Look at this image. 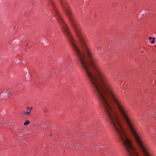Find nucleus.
Wrapping results in <instances>:
<instances>
[{
	"instance_id": "nucleus-1",
	"label": "nucleus",
	"mask_w": 156,
	"mask_h": 156,
	"mask_svg": "<svg viewBox=\"0 0 156 156\" xmlns=\"http://www.w3.org/2000/svg\"><path fill=\"white\" fill-rule=\"evenodd\" d=\"M59 0L79 39L85 55L79 49L68 27L63 21L58 10L52 4L55 16L71 48L75 53L80 65L87 74L94 92L98 97L101 105H107L106 78L96 64L91 49L87 45L85 36L79 27L66 0Z\"/></svg>"
},
{
	"instance_id": "nucleus-2",
	"label": "nucleus",
	"mask_w": 156,
	"mask_h": 156,
	"mask_svg": "<svg viewBox=\"0 0 156 156\" xmlns=\"http://www.w3.org/2000/svg\"><path fill=\"white\" fill-rule=\"evenodd\" d=\"M72 62V59L71 58L70 56L68 55H67L66 57L65 62V66L67 67V69L69 70V68L70 67L69 65Z\"/></svg>"
},
{
	"instance_id": "nucleus-3",
	"label": "nucleus",
	"mask_w": 156,
	"mask_h": 156,
	"mask_svg": "<svg viewBox=\"0 0 156 156\" xmlns=\"http://www.w3.org/2000/svg\"><path fill=\"white\" fill-rule=\"evenodd\" d=\"M11 92V90H8L6 89H5L3 93H1L0 94V97H2V96H3V94L4 93V97L2 98V99H7L9 97L8 95L9 94V93Z\"/></svg>"
},
{
	"instance_id": "nucleus-4",
	"label": "nucleus",
	"mask_w": 156,
	"mask_h": 156,
	"mask_svg": "<svg viewBox=\"0 0 156 156\" xmlns=\"http://www.w3.org/2000/svg\"><path fill=\"white\" fill-rule=\"evenodd\" d=\"M17 136H18V137H22L24 135V131L22 129H16L15 130Z\"/></svg>"
},
{
	"instance_id": "nucleus-5",
	"label": "nucleus",
	"mask_w": 156,
	"mask_h": 156,
	"mask_svg": "<svg viewBox=\"0 0 156 156\" xmlns=\"http://www.w3.org/2000/svg\"><path fill=\"white\" fill-rule=\"evenodd\" d=\"M39 125L40 127H44V126L46 125L47 126H48V124H46V122L44 121L41 120L40 122H39Z\"/></svg>"
},
{
	"instance_id": "nucleus-6",
	"label": "nucleus",
	"mask_w": 156,
	"mask_h": 156,
	"mask_svg": "<svg viewBox=\"0 0 156 156\" xmlns=\"http://www.w3.org/2000/svg\"><path fill=\"white\" fill-rule=\"evenodd\" d=\"M8 122L5 120H0V126H5V125H9L8 124Z\"/></svg>"
},
{
	"instance_id": "nucleus-7",
	"label": "nucleus",
	"mask_w": 156,
	"mask_h": 156,
	"mask_svg": "<svg viewBox=\"0 0 156 156\" xmlns=\"http://www.w3.org/2000/svg\"><path fill=\"white\" fill-rule=\"evenodd\" d=\"M155 39V38L154 37H150L149 38V41L151 42V44H153L154 43V41Z\"/></svg>"
},
{
	"instance_id": "nucleus-8",
	"label": "nucleus",
	"mask_w": 156,
	"mask_h": 156,
	"mask_svg": "<svg viewBox=\"0 0 156 156\" xmlns=\"http://www.w3.org/2000/svg\"><path fill=\"white\" fill-rule=\"evenodd\" d=\"M32 109H33L32 107H27V111L30 112L31 111Z\"/></svg>"
},
{
	"instance_id": "nucleus-9",
	"label": "nucleus",
	"mask_w": 156,
	"mask_h": 156,
	"mask_svg": "<svg viewBox=\"0 0 156 156\" xmlns=\"http://www.w3.org/2000/svg\"><path fill=\"white\" fill-rule=\"evenodd\" d=\"M30 123V122L29 120H27L25 122L23 123V125L24 126H26L29 124Z\"/></svg>"
},
{
	"instance_id": "nucleus-10",
	"label": "nucleus",
	"mask_w": 156,
	"mask_h": 156,
	"mask_svg": "<svg viewBox=\"0 0 156 156\" xmlns=\"http://www.w3.org/2000/svg\"><path fill=\"white\" fill-rule=\"evenodd\" d=\"M30 112L27 111L25 112L24 114L25 115H28L30 114Z\"/></svg>"
},
{
	"instance_id": "nucleus-11",
	"label": "nucleus",
	"mask_w": 156,
	"mask_h": 156,
	"mask_svg": "<svg viewBox=\"0 0 156 156\" xmlns=\"http://www.w3.org/2000/svg\"><path fill=\"white\" fill-rule=\"evenodd\" d=\"M95 48L97 50H98L99 49L100 47L98 46L97 45H95L94 46Z\"/></svg>"
},
{
	"instance_id": "nucleus-12",
	"label": "nucleus",
	"mask_w": 156,
	"mask_h": 156,
	"mask_svg": "<svg viewBox=\"0 0 156 156\" xmlns=\"http://www.w3.org/2000/svg\"><path fill=\"white\" fill-rule=\"evenodd\" d=\"M125 94V96H126V97H127L126 95V94Z\"/></svg>"
}]
</instances>
